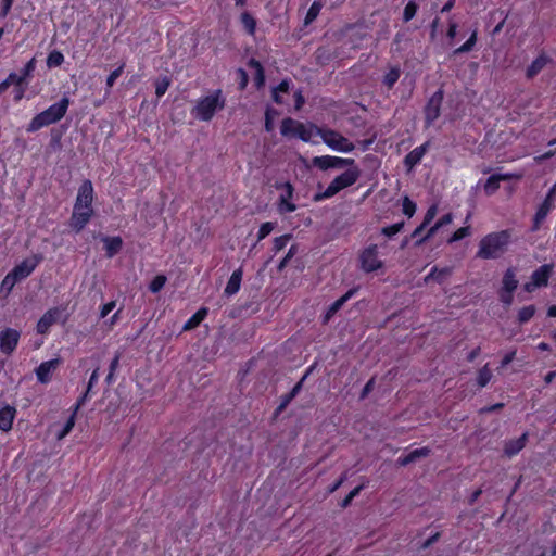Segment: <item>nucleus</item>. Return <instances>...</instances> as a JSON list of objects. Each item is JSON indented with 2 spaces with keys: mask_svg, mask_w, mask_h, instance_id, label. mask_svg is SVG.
Segmentation results:
<instances>
[{
  "mask_svg": "<svg viewBox=\"0 0 556 556\" xmlns=\"http://www.w3.org/2000/svg\"><path fill=\"white\" fill-rule=\"evenodd\" d=\"M510 237L508 230L491 232L484 236L479 242L476 256L482 260L498 258L506 252Z\"/></svg>",
  "mask_w": 556,
  "mask_h": 556,
  "instance_id": "1",
  "label": "nucleus"
},
{
  "mask_svg": "<svg viewBox=\"0 0 556 556\" xmlns=\"http://www.w3.org/2000/svg\"><path fill=\"white\" fill-rule=\"evenodd\" d=\"M68 106L70 99L67 97H63L59 102L37 114L28 124L26 128L27 132H35L42 127L61 121L66 114Z\"/></svg>",
  "mask_w": 556,
  "mask_h": 556,
  "instance_id": "2",
  "label": "nucleus"
},
{
  "mask_svg": "<svg viewBox=\"0 0 556 556\" xmlns=\"http://www.w3.org/2000/svg\"><path fill=\"white\" fill-rule=\"evenodd\" d=\"M225 106V99L220 90H215L212 94L199 100L195 106V117L201 121H211L217 110Z\"/></svg>",
  "mask_w": 556,
  "mask_h": 556,
  "instance_id": "3",
  "label": "nucleus"
},
{
  "mask_svg": "<svg viewBox=\"0 0 556 556\" xmlns=\"http://www.w3.org/2000/svg\"><path fill=\"white\" fill-rule=\"evenodd\" d=\"M359 177L358 168H351L336 177L321 194L315 197L316 200L328 199L336 195L339 191L354 185Z\"/></svg>",
  "mask_w": 556,
  "mask_h": 556,
  "instance_id": "4",
  "label": "nucleus"
},
{
  "mask_svg": "<svg viewBox=\"0 0 556 556\" xmlns=\"http://www.w3.org/2000/svg\"><path fill=\"white\" fill-rule=\"evenodd\" d=\"M315 134L323 139L324 143L334 151L346 153L353 151L355 148L353 142L336 130L315 127Z\"/></svg>",
  "mask_w": 556,
  "mask_h": 556,
  "instance_id": "5",
  "label": "nucleus"
},
{
  "mask_svg": "<svg viewBox=\"0 0 556 556\" xmlns=\"http://www.w3.org/2000/svg\"><path fill=\"white\" fill-rule=\"evenodd\" d=\"M280 131L282 136L298 137L307 142L315 132V127H306L303 123L287 117L281 123Z\"/></svg>",
  "mask_w": 556,
  "mask_h": 556,
  "instance_id": "6",
  "label": "nucleus"
},
{
  "mask_svg": "<svg viewBox=\"0 0 556 556\" xmlns=\"http://www.w3.org/2000/svg\"><path fill=\"white\" fill-rule=\"evenodd\" d=\"M361 267L366 273L378 270L382 267L383 263L378 258V247L371 244L363 250L359 255Z\"/></svg>",
  "mask_w": 556,
  "mask_h": 556,
  "instance_id": "7",
  "label": "nucleus"
},
{
  "mask_svg": "<svg viewBox=\"0 0 556 556\" xmlns=\"http://www.w3.org/2000/svg\"><path fill=\"white\" fill-rule=\"evenodd\" d=\"M442 101V90H438L429 99L425 108V122L427 126H430L440 116Z\"/></svg>",
  "mask_w": 556,
  "mask_h": 556,
  "instance_id": "8",
  "label": "nucleus"
},
{
  "mask_svg": "<svg viewBox=\"0 0 556 556\" xmlns=\"http://www.w3.org/2000/svg\"><path fill=\"white\" fill-rule=\"evenodd\" d=\"M21 332L13 328H5L0 331V350L10 355L17 346Z\"/></svg>",
  "mask_w": 556,
  "mask_h": 556,
  "instance_id": "9",
  "label": "nucleus"
},
{
  "mask_svg": "<svg viewBox=\"0 0 556 556\" xmlns=\"http://www.w3.org/2000/svg\"><path fill=\"white\" fill-rule=\"evenodd\" d=\"M41 261V256L34 255L29 258L24 260L22 263L16 265L11 273L21 281L27 278L38 266Z\"/></svg>",
  "mask_w": 556,
  "mask_h": 556,
  "instance_id": "10",
  "label": "nucleus"
},
{
  "mask_svg": "<svg viewBox=\"0 0 556 556\" xmlns=\"http://www.w3.org/2000/svg\"><path fill=\"white\" fill-rule=\"evenodd\" d=\"M93 201V187L90 180H85L79 189L75 202V207L92 208L91 204Z\"/></svg>",
  "mask_w": 556,
  "mask_h": 556,
  "instance_id": "11",
  "label": "nucleus"
},
{
  "mask_svg": "<svg viewBox=\"0 0 556 556\" xmlns=\"http://www.w3.org/2000/svg\"><path fill=\"white\" fill-rule=\"evenodd\" d=\"M60 364V358H53L47 362H42L36 369L37 380L41 383L50 382L53 372L58 369Z\"/></svg>",
  "mask_w": 556,
  "mask_h": 556,
  "instance_id": "12",
  "label": "nucleus"
},
{
  "mask_svg": "<svg viewBox=\"0 0 556 556\" xmlns=\"http://www.w3.org/2000/svg\"><path fill=\"white\" fill-rule=\"evenodd\" d=\"M93 214L92 208L75 207L71 217V227L79 232L88 224Z\"/></svg>",
  "mask_w": 556,
  "mask_h": 556,
  "instance_id": "13",
  "label": "nucleus"
},
{
  "mask_svg": "<svg viewBox=\"0 0 556 556\" xmlns=\"http://www.w3.org/2000/svg\"><path fill=\"white\" fill-rule=\"evenodd\" d=\"M61 313L59 307L48 309L37 323V332L40 334L47 333L50 327L58 321Z\"/></svg>",
  "mask_w": 556,
  "mask_h": 556,
  "instance_id": "14",
  "label": "nucleus"
},
{
  "mask_svg": "<svg viewBox=\"0 0 556 556\" xmlns=\"http://www.w3.org/2000/svg\"><path fill=\"white\" fill-rule=\"evenodd\" d=\"M430 146V142L427 141L424 144L415 148L412 150L405 157H404V165L408 172H410L417 164L420 163L424 155L428 151Z\"/></svg>",
  "mask_w": 556,
  "mask_h": 556,
  "instance_id": "15",
  "label": "nucleus"
},
{
  "mask_svg": "<svg viewBox=\"0 0 556 556\" xmlns=\"http://www.w3.org/2000/svg\"><path fill=\"white\" fill-rule=\"evenodd\" d=\"M555 207L554 200L551 199V197H545L542 204L539 206L534 218H533V225H532V231H538L541 227V224L546 218L548 213Z\"/></svg>",
  "mask_w": 556,
  "mask_h": 556,
  "instance_id": "16",
  "label": "nucleus"
},
{
  "mask_svg": "<svg viewBox=\"0 0 556 556\" xmlns=\"http://www.w3.org/2000/svg\"><path fill=\"white\" fill-rule=\"evenodd\" d=\"M513 177H514V175H511V174H493V175H491L484 184V187H483L484 192L488 195L495 193L497 191V189L500 188L501 181L509 180Z\"/></svg>",
  "mask_w": 556,
  "mask_h": 556,
  "instance_id": "17",
  "label": "nucleus"
},
{
  "mask_svg": "<svg viewBox=\"0 0 556 556\" xmlns=\"http://www.w3.org/2000/svg\"><path fill=\"white\" fill-rule=\"evenodd\" d=\"M355 290H349L345 294L334 301L326 312L324 316V324H327L336 314L339 312L342 306L354 295Z\"/></svg>",
  "mask_w": 556,
  "mask_h": 556,
  "instance_id": "18",
  "label": "nucleus"
},
{
  "mask_svg": "<svg viewBox=\"0 0 556 556\" xmlns=\"http://www.w3.org/2000/svg\"><path fill=\"white\" fill-rule=\"evenodd\" d=\"M430 453H431V450L427 446L416 448V450L409 452L407 455L399 457L397 463L400 466H407L420 458L429 456Z\"/></svg>",
  "mask_w": 556,
  "mask_h": 556,
  "instance_id": "19",
  "label": "nucleus"
},
{
  "mask_svg": "<svg viewBox=\"0 0 556 556\" xmlns=\"http://www.w3.org/2000/svg\"><path fill=\"white\" fill-rule=\"evenodd\" d=\"M528 440V433H523L517 439L509 440L505 443L504 453L511 457L518 454L525 446Z\"/></svg>",
  "mask_w": 556,
  "mask_h": 556,
  "instance_id": "20",
  "label": "nucleus"
},
{
  "mask_svg": "<svg viewBox=\"0 0 556 556\" xmlns=\"http://www.w3.org/2000/svg\"><path fill=\"white\" fill-rule=\"evenodd\" d=\"M15 414L16 409L13 406L7 405L0 408V430L9 431L12 428Z\"/></svg>",
  "mask_w": 556,
  "mask_h": 556,
  "instance_id": "21",
  "label": "nucleus"
},
{
  "mask_svg": "<svg viewBox=\"0 0 556 556\" xmlns=\"http://www.w3.org/2000/svg\"><path fill=\"white\" fill-rule=\"evenodd\" d=\"M242 275H243V273H242L241 268L236 269L231 274V276L226 285V288L224 290L226 295L231 296L239 291L241 280H242Z\"/></svg>",
  "mask_w": 556,
  "mask_h": 556,
  "instance_id": "22",
  "label": "nucleus"
},
{
  "mask_svg": "<svg viewBox=\"0 0 556 556\" xmlns=\"http://www.w3.org/2000/svg\"><path fill=\"white\" fill-rule=\"evenodd\" d=\"M551 271H552V265L541 266L531 276L532 285L534 287L546 286Z\"/></svg>",
  "mask_w": 556,
  "mask_h": 556,
  "instance_id": "23",
  "label": "nucleus"
},
{
  "mask_svg": "<svg viewBox=\"0 0 556 556\" xmlns=\"http://www.w3.org/2000/svg\"><path fill=\"white\" fill-rule=\"evenodd\" d=\"M102 240L104 242V249L108 257L111 258L121 251L123 245L121 237H104Z\"/></svg>",
  "mask_w": 556,
  "mask_h": 556,
  "instance_id": "24",
  "label": "nucleus"
},
{
  "mask_svg": "<svg viewBox=\"0 0 556 556\" xmlns=\"http://www.w3.org/2000/svg\"><path fill=\"white\" fill-rule=\"evenodd\" d=\"M551 61V59L545 54H540L528 67L527 77L532 78L536 76Z\"/></svg>",
  "mask_w": 556,
  "mask_h": 556,
  "instance_id": "25",
  "label": "nucleus"
},
{
  "mask_svg": "<svg viewBox=\"0 0 556 556\" xmlns=\"http://www.w3.org/2000/svg\"><path fill=\"white\" fill-rule=\"evenodd\" d=\"M451 267L438 268L437 266H434L431 268L430 273L425 277V281L428 282L430 280H435L439 283H442L447 277L451 276Z\"/></svg>",
  "mask_w": 556,
  "mask_h": 556,
  "instance_id": "26",
  "label": "nucleus"
},
{
  "mask_svg": "<svg viewBox=\"0 0 556 556\" xmlns=\"http://www.w3.org/2000/svg\"><path fill=\"white\" fill-rule=\"evenodd\" d=\"M208 309L201 307L195 314H193L184 325L182 330L189 331L197 328L202 320L207 316Z\"/></svg>",
  "mask_w": 556,
  "mask_h": 556,
  "instance_id": "27",
  "label": "nucleus"
},
{
  "mask_svg": "<svg viewBox=\"0 0 556 556\" xmlns=\"http://www.w3.org/2000/svg\"><path fill=\"white\" fill-rule=\"evenodd\" d=\"M518 287V280L516 279L515 271L507 269L503 277V290L505 292H514Z\"/></svg>",
  "mask_w": 556,
  "mask_h": 556,
  "instance_id": "28",
  "label": "nucleus"
},
{
  "mask_svg": "<svg viewBox=\"0 0 556 556\" xmlns=\"http://www.w3.org/2000/svg\"><path fill=\"white\" fill-rule=\"evenodd\" d=\"M312 162L321 170L333 168V156L331 155L315 156Z\"/></svg>",
  "mask_w": 556,
  "mask_h": 556,
  "instance_id": "29",
  "label": "nucleus"
},
{
  "mask_svg": "<svg viewBox=\"0 0 556 556\" xmlns=\"http://www.w3.org/2000/svg\"><path fill=\"white\" fill-rule=\"evenodd\" d=\"M491 378L492 372L486 364L478 371L477 383L480 388H483L490 382Z\"/></svg>",
  "mask_w": 556,
  "mask_h": 556,
  "instance_id": "30",
  "label": "nucleus"
},
{
  "mask_svg": "<svg viewBox=\"0 0 556 556\" xmlns=\"http://www.w3.org/2000/svg\"><path fill=\"white\" fill-rule=\"evenodd\" d=\"M401 71L397 67L391 68L383 77V84L391 89L394 84L399 80Z\"/></svg>",
  "mask_w": 556,
  "mask_h": 556,
  "instance_id": "31",
  "label": "nucleus"
},
{
  "mask_svg": "<svg viewBox=\"0 0 556 556\" xmlns=\"http://www.w3.org/2000/svg\"><path fill=\"white\" fill-rule=\"evenodd\" d=\"M241 23L250 35H254L256 28V21L251 14H249L248 12L242 13Z\"/></svg>",
  "mask_w": 556,
  "mask_h": 556,
  "instance_id": "32",
  "label": "nucleus"
},
{
  "mask_svg": "<svg viewBox=\"0 0 556 556\" xmlns=\"http://www.w3.org/2000/svg\"><path fill=\"white\" fill-rule=\"evenodd\" d=\"M63 62H64V55L60 51H56V50L50 52L47 58V66L49 68L58 67V66L62 65Z\"/></svg>",
  "mask_w": 556,
  "mask_h": 556,
  "instance_id": "33",
  "label": "nucleus"
},
{
  "mask_svg": "<svg viewBox=\"0 0 556 556\" xmlns=\"http://www.w3.org/2000/svg\"><path fill=\"white\" fill-rule=\"evenodd\" d=\"M321 3L319 1H314L311 5V8L308 9L307 13H306V16H305V21H304V24L305 25H308L311 24L313 21L316 20V17L318 16L320 10H321Z\"/></svg>",
  "mask_w": 556,
  "mask_h": 556,
  "instance_id": "34",
  "label": "nucleus"
},
{
  "mask_svg": "<svg viewBox=\"0 0 556 556\" xmlns=\"http://www.w3.org/2000/svg\"><path fill=\"white\" fill-rule=\"evenodd\" d=\"M535 313V306L534 305H528L522 307L518 313V320L520 324H525L529 321Z\"/></svg>",
  "mask_w": 556,
  "mask_h": 556,
  "instance_id": "35",
  "label": "nucleus"
},
{
  "mask_svg": "<svg viewBox=\"0 0 556 556\" xmlns=\"http://www.w3.org/2000/svg\"><path fill=\"white\" fill-rule=\"evenodd\" d=\"M477 42V31H473L468 40L454 51V54L466 53L472 50Z\"/></svg>",
  "mask_w": 556,
  "mask_h": 556,
  "instance_id": "36",
  "label": "nucleus"
},
{
  "mask_svg": "<svg viewBox=\"0 0 556 556\" xmlns=\"http://www.w3.org/2000/svg\"><path fill=\"white\" fill-rule=\"evenodd\" d=\"M471 235V228L469 226L460 227L457 229L447 240L448 243H454Z\"/></svg>",
  "mask_w": 556,
  "mask_h": 556,
  "instance_id": "37",
  "label": "nucleus"
},
{
  "mask_svg": "<svg viewBox=\"0 0 556 556\" xmlns=\"http://www.w3.org/2000/svg\"><path fill=\"white\" fill-rule=\"evenodd\" d=\"M166 281H167V278L164 275H157L151 281V283L149 286V290L152 293H157L165 286Z\"/></svg>",
  "mask_w": 556,
  "mask_h": 556,
  "instance_id": "38",
  "label": "nucleus"
},
{
  "mask_svg": "<svg viewBox=\"0 0 556 556\" xmlns=\"http://www.w3.org/2000/svg\"><path fill=\"white\" fill-rule=\"evenodd\" d=\"M417 10H418V5L414 1H409L404 8V12H403L404 22L410 21L416 15Z\"/></svg>",
  "mask_w": 556,
  "mask_h": 556,
  "instance_id": "39",
  "label": "nucleus"
},
{
  "mask_svg": "<svg viewBox=\"0 0 556 556\" xmlns=\"http://www.w3.org/2000/svg\"><path fill=\"white\" fill-rule=\"evenodd\" d=\"M364 489V485L361 484L356 488H354L346 496L345 498L341 502L340 506L342 508H346L348 506L351 505L352 501L354 500V497H356L361 491Z\"/></svg>",
  "mask_w": 556,
  "mask_h": 556,
  "instance_id": "40",
  "label": "nucleus"
},
{
  "mask_svg": "<svg viewBox=\"0 0 556 556\" xmlns=\"http://www.w3.org/2000/svg\"><path fill=\"white\" fill-rule=\"evenodd\" d=\"M278 114V112L271 108H267L265 112V129L270 132L274 129V117Z\"/></svg>",
  "mask_w": 556,
  "mask_h": 556,
  "instance_id": "41",
  "label": "nucleus"
},
{
  "mask_svg": "<svg viewBox=\"0 0 556 556\" xmlns=\"http://www.w3.org/2000/svg\"><path fill=\"white\" fill-rule=\"evenodd\" d=\"M404 227V222L393 224L391 226L383 227L381 229L382 235L387 237H392L396 233H399Z\"/></svg>",
  "mask_w": 556,
  "mask_h": 556,
  "instance_id": "42",
  "label": "nucleus"
},
{
  "mask_svg": "<svg viewBox=\"0 0 556 556\" xmlns=\"http://www.w3.org/2000/svg\"><path fill=\"white\" fill-rule=\"evenodd\" d=\"M275 228V223L266 222L261 225L258 233H257V240L261 241L264 238H266Z\"/></svg>",
  "mask_w": 556,
  "mask_h": 556,
  "instance_id": "43",
  "label": "nucleus"
},
{
  "mask_svg": "<svg viewBox=\"0 0 556 556\" xmlns=\"http://www.w3.org/2000/svg\"><path fill=\"white\" fill-rule=\"evenodd\" d=\"M290 239H291V235H283V236L275 238L274 245H273L274 251L276 253L281 251L287 245V243L289 242Z\"/></svg>",
  "mask_w": 556,
  "mask_h": 556,
  "instance_id": "44",
  "label": "nucleus"
},
{
  "mask_svg": "<svg viewBox=\"0 0 556 556\" xmlns=\"http://www.w3.org/2000/svg\"><path fill=\"white\" fill-rule=\"evenodd\" d=\"M74 425H75V413H73L72 416L67 419L62 431L58 434V439L62 440L63 438H65L72 431Z\"/></svg>",
  "mask_w": 556,
  "mask_h": 556,
  "instance_id": "45",
  "label": "nucleus"
},
{
  "mask_svg": "<svg viewBox=\"0 0 556 556\" xmlns=\"http://www.w3.org/2000/svg\"><path fill=\"white\" fill-rule=\"evenodd\" d=\"M35 67H36V60H35V58H33L25 64L24 68L21 72V77H23L24 81H26V79L31 76L33 72L35 71Z\"/></svg>",
  "mask_w": 556,
  "mask_h": 556,
  "instance_id": "46",
  "label": "nucleus"
},
{
  "mask_svg": "<svg viewBox=\"0 0 556 556\" xmlns=\"http://www.w3.org/2000/svg\"><path fill=\"white\" fill-rule=\"evenodd\" d=\"M416 212V204L408 198V197H405L404 200H403V213L408 216V217H412Z\"/></svg>",
  "mask_w": 556,
  "mask_h": 556,
  "instance_id": "47",
  "label": "nucleus"
},
{
  "mask_svg": "<svg viewBox=\"0 0 556 556\" xmlns=\"http://www.w3.org/2000/svg\"><path fill=\"white\" fill-rule=\"evenodd\" d=\"M249 65H250V67L255 70L256 76H257L256 77L257 83H258V85H262L264 83V71H263L261 63L258 61L252 59L249 62Z\"/></svg>",
  "mask_w": 556,
  "mask_h": 556,
  "instance_id": "48",
  "label": "nucleus"
},
{
  "mask_svg": "<svg viewBox=\"0 0 556 556\" xmlns=\"http://www.w3.org/2000/svg\"><path fill=\"white\" fill-rule=\"evenodd\" d=\"M124 71V64H122L118 68L114 70L106 78V88L111 89L115 84L116 79L122 75Z\"/></svg>",
  "mask_w": 556,
  "mask_h": 556,
  "instance_id": "49",
  "label": "nucleus"
},
{
  "mask_svg": "<svg viewBox=\"0 0 556 556\" xmlns=\"http://www.w3.org/2000/svg\"><path fill=\"white\" fill-rule=\"evenodd\" d=\"M296 252H298L296 245H291L287 255L280 261V263L277 267L279 271H282L286 268L289 260L292 258L296 254Z\"/></svg>",
  "mask_w": 556,
  "mask_h": 556,
  "instance_id": "50",
  "label": "nucleus"
},
{
  "mask_svg": "<svg viewBox=\"0 0 556 556\" xmlns=\"http://www.w3.org/2000/svg\"><path fill=\"white\" fill-rule=\"evenodd\" d=\"M20 280L10 271L2 281V289H5L8 292L12 290L16 282Z\"/></svg>",
  "mask_w": 556,
  "mask_h": 556,
  "instance_id": "51",
  "label": "nucleus"
},
{
  "mask_svg": "<svg viewBox=\"0 0 556 556\" xmlns=\"http://www.w3.org/2000/svg\"><path fill=\"white\" fill-rule=\"evenodd\" d=\"M169 87V80L165 77L162 80L157 81L155 85V94L157 98H161L165 94Z\"/></svg>",
  "mask_w": 556,
  "mask_h": 556,
  "instance_id": "52",
  "label": "nucleus"
},
{
  "mask_svg": "<svg viewBox=\"0 0 556 556\" xmlns=\"http://www.w3.org/2000/svg\"><path fill=\"white\" fill-rule=\"evenodd\" d=\"M437 213H438V207H437V205H431V206L427 210V212H426V214H425V217H424V220H422V223H421V224H422L424 226H426V227H427V226H428V225H429V224L434 219V217H435Z\"/></svg>",
  "mask_w": 556,
  "mask_h": 556,
  "instance_id": "53",
  "label": "nucleus"
},
{
  "mask_svg": "<svg viewBox=\"0 0 556 556\" xmlns=\"http://www.w3.org/2000/svg\"><path fill=\"white\" fill-rule=\"evenodd\" d=\"M278 210L280 213H291L296 210V206L287 199L285 202H281V199H279Z\"/></svg>",
  "mask_w": 556,
  "mask_h": 556,
  "instance_id": "54",
  "label": "nucleus"
},
{
  "mask_svg": "<svg viewBox=\"0 0 556 556\" xmlns=\"http://www.w3.org/2000/svg\"><path fill=\"white\" fill-rule=\"evenodd\" d=\"M281 187L285 189V192L279 197L281 199V202H285L286 199L290 200L293 195V187L290 182H285L281 185Z\"/></svg>",
  "mask_w": 556,
  "mask_h": 556,
  "instance_id": "55",
  "label": "nucleus"
},
{
  "mask_svg": "<svg viewBox=\"0 0 556 556\" xmlns=\"http://www.w3.org/2000/svg\"><path fill=\"white\" fill-rule=\"evenodd\" d=\"M440 227H437V224H434L432 227L429 228V230L427 231L426 236L421 237L420 239H418L416 241V245H420L422 244L424 242H426L428 239H430L431 237L434 236V233L438 231Z\"/></svg>",
  "mask_w": 556,
  "mask_h": 556,
  "instance_id": "56",
  "label": "nucleus"
},
{
  "mask_svg": "<svg viewBox=\"0 0 556 556\" xmlns=\"http://www.w3.org/2000/svg\"><path fill=\"white\" fill-rule=\"evenodd\" d=\"M116 306V303L115 301H111L109 303H105L102 307H101V312H100V318H104L106 317Z\"/></svg>",
  "mask_w": 556,
  "mask_h": 556,
  "instance_id": "57",
  "label": "nucleus"
},
{
  "mask_svg": "<svg viewBox=\"0 0 556 556\" xmlns=\"http://www.w3.org/2000/svg\"><path fill=\"white\" fill-rule=\"evenodd\" d=\"M353 164H354L353 159H342V157L333 156V168L342 167L345 165H353Z\"/></svg>",
  "mask_w": 556,
  "mask_h": 556,
  "instance_id": "58",
  "label": "nucleus"
},
{
  "mask_svg": "<svg viewBox=\"0 0 556 556\" xmlns=\"http://www.w3.org/2000/svg\"><path fill=\"white\" fill-rule=\"evenodd\" d=\"M7 81H9V85L15 84V85H22L25 81L23 80V77H21V74L11 73L7 77Z\"/></svg>",
  "mask_w": 556,
  "mask_h": 556,
  "instance_id": "59",
  "label": "nucleus"
},
{
  "mask_svg": "<svg viewBox=\"0 0 556 556\" xmlns=\"http://www.w3.org/2000/svg\"><path fill=\"white\" fill-rule=\"evenodd\" d=\"M452 222H453V215L451 213H447V214L443 215L435 224H437V227L441 228L443 226L450 225Z\"/></svg>",
  "mask_w": 556,
  "mask_h": 556,
  "instance_id": "60",
  "label": "nucleus"
},
{
  "mask_svg": "<svg viewBox=\"0 0 556 556\" xmlns=\"http://www.w3.org/2000/svg\"><path fill=\"white\" fill-rule=\"evenodd\" d=\"M515 356H516V350H513L511 352L507 353L501 362V368L510 364L514 361Z\"/></svg>",
  "mask_w": 556,
  "mask_h": 556,
  "instance_id": "61",
  "label": "nucleus"
},
{
  "mask_svg": "<svg viewBox=\"0 0 556 556\" xmlns=\"http://www.w3.org/2000/svg\"><path fill=\"white\" fill-rule=\"evenodd\" d=\"M99 379V368H96L93 372L91 374L89 381H88V391L92 389V387L98 382Z\"/></svg>",
  "mask_w": 556,
  "mask_h": 556,
  "instance_id": "62",
  "label": "nucleus"
},
{
  "mask_svg": "<svg viewBox=\"0 0 556 556\" xmlns=\"http://www.w3.org/2000/svg\"><path fill=\"white\" fill-rule=\"evenodd\" d=\"M374 384H375V381L374 379H370L363 388L362 390V394H361V399H365L368 393L372 390L374 388Z\"/></svg>",
  "mask_w": 556,
  "mask_h": 556,
  "instance_id": "63",
  "label": "nucleus"
},
{
  "mask_svg": "<svg viewBox=\"0 0 556 556\" xmlns=\"http://www.w3.org/2000/svg\"><path fill=\"white\" fill-rule=\"evenodd\" d=\"M513 292H503L501 295V300L505 305H510L513 303Z\"/></svg>",
  "mask_w": 556,
  "mask_h": 556,
  "instance_id": "64",
  "label": "nucleus"
}]
</instances>
